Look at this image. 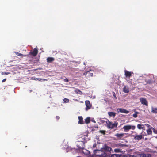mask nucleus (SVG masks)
I'll return each mask as SVG.
<instances>
[{
    "label": "nucleus",
    "mask_w": 157,
    "mask_h": 157,
    "mask_svg": "<svg viewBox=\"0 0 157 157\" xmlns=\"http://www.w3.org/2000/svg\"><path fill=\"white\" fill-rule=\"evenodd\" d=\"M85 123L86 124H88L90 123V118L89 117H87L85 119Z\"/></svg>",
    "instance_id": "nucleus-20"
},
{
    "label": "nucleus",
    "mask_w": 157,
    "mask_h": 157,
    "mask_svg": "<svg viewBox=\"0 0 157 157\" xmlns=\"http://www.w3.org/2000/svg\"><path fill=\"white\" fill-rule=\"evenodd\" d=\"M38 51L37 48H34L29 52V54L33 56H35L38 54Z\"/></svg>",
    "instance_id": "nucleus-5"
},
{
    "label": "nucleus",
    "mask_w": 157,
    "mask_h": 157,
    "mask_svg": "<svg viewBox=\"0 0 157 157\" xmlns=\"http://www.w3.org/2000/svg\"><path fill=\"white\" fill-rule=\"evenodd\" d=\"M139 113L136 111H135V113L133 114V117L135 118H136L137 117V114Z\"/></svg>",
    "instance_id": "nucleus-24"
},
{
    "label": "nucleus",
    "mask_w": 157,
    "mask_h": 157,
    "mask_svg": "<svg viewBox=\"0 0 157 157\" xmlns=\"http://www.w3.org/2000/svg\"><path fill=\"white\" fill-rule=\"evenodd\" d=\"M140 101L142 104L146 106L148 105V102L145 98H141L140 99Z\"/></svg>",
    "instance_id": "nucleus-9"
},
{
    "label": "nucleus",
    "mask_w": 157,
    "mask_h": 157,
    "mask_svg": "<svg viewBox=\"0 0 157 157\" xmlns=\"http://www.w3.org/2000/svg\"><path fill=\"white\" fill-rule=\"evenodd\" d=\"M146 125L147 127H149L150 126V125L148 124H145Z\"/></svg>",
    "instance_id": "nucleus-40"
},
{
    "label": "nucleus",
    "mask_w": 157,
    "mask_h": 157,
    "mask_svg": "<svg viewBox=\"0 0 157 157\" xmlns=\"http://www.w3.org/2000/svg\"><path fill=\"white\" fill-rule=\"evenodd\" d=\"M135 128L136 127L134 125H127L124 126L123 128L124 129L125 132H127L131 129L134 130L135 129Z\"/></svg>",
    "instance_id": "nucleus-4"
},
{
    "label": "nucleus",
    "mask_w": 157,
    "mask_h": 157,
    "mask_svg": "<svg viewBox=\"0 0 157 157\" xmlns=\"http://www.w3.org/2000/svg\"><path fill=\"white\" fill-rule=\"evenodd\" d=\"M107 124V126L109 128L113 129L115 128H116L118 125L117 123H115L113 124L112 122L109 121H108L107 122H106Z\"/></svg>",
    "instance_id": "nucleus-3"
},
{
    "label": "nucleus",
    "mask_w": 157,
    "mask_h": 157,
    "mask_svg": "<svg viewBox=\"0 0 157 157\" xmlns=\"http://www.w3.org/2000/svg\"><path fill=\"white\" fill-rule=\"evenodd\" d=\"M6 78H4V79L3 80H2V82H4L5 81H6Z\"/></svg>",
    "instance_id": "nucleus-36"
},
{
    "label": "nucleus",
    "mask_w": 157,
    "mask_h": 157,
    "mask_svg": "<svg viewBox=\"0 0 157 157\" xmlns=\"http://www.w3.org/2000/svg\"><path fill=\"white\" fill-rule=\"evenodd\" d=\"M117 111L118 113L121 112L122 113H124L126 114H127L129 113V111H128L122 108L117 109Z\"/></svg>",
    "instance_id": "nucleus-8"
},
{
    "label": "nucleus",
    "mask_w": 157,
    "mask_h": 157,
    "mask_svg": "<svg viewBox=\"0 0 157 157\" xmlns=\"http://www.w3.org/2000/svg\"><path fill=\"white\" fill-rule=\"evenodd\" d=\"M78 118L79 119V121H78V123L80 124H82L84 123L83 122V118L82 116H78Z\"/></svg>",
    "instance_id": "nucleus-14"
},
{
    "label": "nucleus",
    "mask_w": 157,
    "mask_h": 157,
    "mask_svg": "<svg viewBox=\"0 0 157 157\" xmlns=\"http://www.w3.org/2000/svg\"><path fill=\"white\" fill-rule=\"evenodd\" d=\"M85 105L86 106V110L87 111L91 108V105L90 101L86 100L85 101Z\"/></svg>",
    "instance_id": "nucleus-7"
},
{
    "label": "nucleus",
    "mask_w": 157,
    "mask_h": 157,
    "mask_svg": "<svg viewBox=\"0 0 157 157\" xmlns=\"http://www.w3.org/2000/svg\"><path fill=\"white\" fill-rule=\"evenodd\" d=\"M91 121L93 122L96 123V121L94 118L92 119Z\"/></svg>",
    "instance_id": "nucleus-33"
},
{
    "label": "nucleus",
    "mask_w": 157,
    "mask_h": 157,
    "mask_svg": "<svg viewBox=\"0 0 157 157\" xmlns=\"http://www.w3.org/2000/svg\"><path fill=\"white\" fill-rule=\"evenodd\" d=\"M87 74H88L89 76H93V74L92 73H91L89 71H87L86 72Z\"/></svg>",
    "instance_id": "nucleus-28"
},
{
    "label": "nucleus",
    "mask_w": 157,
    "mask_h": 157,
    "mask_svg": "<svg viewBox=\"0 0 157 157\" xmlns=\"http://www.w3.org/2000/svg\"><path fill=\"white\" fill-rule=\"evenodd\" d=\"M94 155L99 157H106L107 154L105 152H104V146L101 148V150H96L94 151Z\"/></svg>",
    "instance_id": "nucleus-1"
},
{
    "label": "nucleus",
    "mask_w": 157,
    "mask_h": 157,
    "mask_svg": "<svg viewBox=\"0 0 157 157\" xmlns=\"http://www.w3.org/2000/svg\"><path fill=\"white\" fill-rule=\"evenodd\" d=\"M37 79L39 81H43V79H42V78H37Z\"/></svg>",
    "instance_id": "nucleus-34"
},
{
    "label": "nucleus",
    "mask_w": 157,
    "mask_h": 157,
    "mask_svg": "<svg viewBox=\"0 0 157 157\" xmlns=\"http://www.w3.org/2000/svg\"><path fill=\"white\" fill-rule=\"evenodd\" d=\"M63 101L64 103H67L69 102V99H67V98H65L63 99Z\"/></svg>",
    "instance_id": "nucleus-26"
},
{
    "label": "nucleus",
    "mask_w": 157,
    "mask_h": 157,
    "mask_svg": "<svg viewBox=\"0 0 157 157\" xmlns=\"http://www.w3.org/2000/svg\"><path fill=\"white\" fill-rule=\"evenodd\" d=\"M10 73V72H4V74L7 75L9 74Z\"/></svg>",
    "instance_id": "nucleus-38"
},
{
    "label": "nucleus",
    "mask_w": 157,
    "mask_h": 157,
    "mask_svg": "<svg viewBox=\"0 0 157 157\" xmlns=\"http://www.w3.org/2000/svg\"><path fill=\"white\" fill-rule=\"evenodd\" d=\"M151 112L154 113H157V108H154L152 107L151 108Z\"/></svg>",
    "instance_id": "nucleus-18"
},
{
    "label": "nucleus",
    "mask_w": 157,
    "mask_h": 157,
    "mask_svg": "<svg viewBox=\"0 0 157 157\" xmlns=\"http://www.w3.org/2000/svg\"><path fill=\"white\" fill-rule=\"evenodd\" d=\"M147 134L148 135L152 134V131L151 130V128H149L148 129H147Z\"/></svg>",
    "instance_id": "nucleus-21"
},
{
    "label": "nucleus",
    "mask_w": 157,
    "mask_h": 157,
    "mask_svg": "<svg viewBox=\"0 0 157 157\" xmlns=\"http://www.w3.org/2000/svg\"><path fill=\"white\" fill-rule=\"evenodd\" d=\"M144 126V125L142 124H138L137 125V128L139 129H143Z\"/></svg>",
    "instance_id": "nucleus-17"
},
{
    "label": "nucleus",
    "mask_w": 157,
    "mask_h": 157,
    "mask_svg": "<svg viewBox=\"0 0 157 157\" xmlns=\"http://www.w3.org/2000/svg\"><path fill=\"white\" fill-rule=\"evenodd\" d=\"M147 139V138H145V140H146Z\"/></svg>",
    "instance_id": "nucleus-42"
},
{
    "label": "nucleus",
    "mask_w": 157,
    "mask_h": 157,
    "mask_svg": "<svg viewBox=\"0 0 157 157\" xmlns=\"http://www.w3.org/2000/svg\"><path fill=\"white\" fill-rule=\"evenodd\" d=\"M113 96L115 98V99H117V97L116 96V94L114 92H113Z\"/></svg>",
    "instance_id": "nucleus-31"
},
{
    "label": "nucleus",
    "mask_w": 157,
    "mask_h": 157,
    "mask_svg": "<svg viewBox=\"0 0 157 157\" xmlns=\"http://www.w3.org/2000/svg\"><path fill=\"white\" fill-rule=\"evenodd\" d=\"M16 54L17 56H21V57H22L23 56H26V55H23L21 53H19L18 52H16Z\"/></svg>",
    "instance_id": "nucleus-23"
},
{
    "label": "nucleus",
    "mask_w": 157,
    "mask_h": 157,
    "mask_svg": "<svg viewBox=\"0 0 157 157\" xmlns=\"http://www.w3.org/2000/svg\"><path fill=\"white\" fill-rule=\"evenodd\" d=\"M85 142L84 141H77L76 142V146L78 147L79 150H82L85 147Z\"/></svg>",
    "instance_id": "nucleus-2"
},
{
    "label": "nucleus",
    "mask_w": 157,
    "mask_h": 157,
    "mask_svg": "<svg viewBox=\"0 0 157 157\" xmlns=\"http://www.w3.org/2000/svg\"><path fill=\"white\" fill-rule=\"evenodd\" d=\"M152 128V129L153 130V132L155 134H157V129H155L152 127L151 128Z\"/></svg>",
    "instance_id": "nucleus-30"
},
{
    "label": "nucleus",
    "mask_w": 157,
    "mask_h": 157,
    "mask_svg": "<svg viewBox=\"0 0 157 157\" xmlns=\"http://www.w3.org/2000/svg\"><path fill=\"white\" fill-rule=\"evenodd\" d=\"M124 135V133H117L114 136L117 137V139H119L123 137Z\"/></svg>",
    "instance_id": "nucleus-10"
},
{
    "label": "nucleus",
    "mask_w": 157,
    "mask_h": 157,
    "mask_svg": "<svg viewBox=\"0 0 157 157\" xmlns=\"http://www.w3.org/2000/svg\"><path fill=\"white\" fill-rule=\"evenodd\" d=\"M83 139H84V140H86V139H87L86 137H85V136H84V137L83 138Z\"/></svg>",
    "instance_id": "nucleus-39"
},
{
    "label": "nucleus",
    "mask_w": 157,
    "mask_h": 157,
    "mask_svg": "<svg viewBox=\"0 0 157 157\" xmlns=\"http://www.w3.org/2000/svg\"><path fill=\"white\" fill-rule=\"evenodd\" d=\"M56 118L57 120H58L60 119V117L59 116H56Z\"/></svg>",
    "instance_id": "nucleus-35"
},
{
    "label": "nucleus",
    "mask_w": 157,
    "mask_h": 157,
    "mask_svg": "<svg viewBox=\"0 0 157 157\" xmlns=\"http://www.w3.org/2000/svg\"><path fill=\"white\" fill-rule=\"evenodd\" d=\"M2 75H3L4 74V72H2Z\"/></svg>",
    "instance_id": "nucleus-41"
},
{
    "label": "nucleus",
    "mask_w": 157,
    "mask_h": 157,
    "mask_svg": "<svg viewBox=\"0 0 157 157\" xmlns=\"http://www.w3.org/2000/svg\"><path fill=\"white\" fill-rule=\"evenodd\" d=\"M108 115L110 117L113 116L114 117L116 115V113L113 112H109L108 113Z\"/></svg>",
    "instance_id": "nucleus-19"
},
{
    "label": "nucleus",
    "mask_w": 157,
    "mask_h": 157,
    "mask_svg": "<svg viewBox=\"0 0 157 157\" xmlns=\"http://www.w3.org/2000/svg\"><path fill=\"white\" fill-rule=\"evenodd\" d=\"M64 81L65 82H69L68 79L67 78H66L64 79Z\"/></svg>",
    "instance_id": "nucleus-32"
},
{
    "label": "nucleus",
    "mask_w": 157,
    "mask_h": 157,
    "mask_svg": "<svg viewBox=\"0 0 157 157\" xmlns=\"http://www.w3.org/2000/svg\"><path fill=\"white\" fill-rule=\"evenodd\" d=\"M132 73H132L131 72H129L126 70L125 71V75L126 77L129 78L131 76Z\"/></svg>",
    "instance_id": "nucleus-11"
},
{
    "label": "nucleus",
    "mask_w": 157,
    "mask_h": 157,
    "mask_svg": "<svg viewBox=\"0 0 157 157\" xmlns=\"http://www.w3.org/2000/svg\"><path fill=\"white\" fill-rule=\"evenodd\" d=\"M48 78L44 79H43V81H48Z\"/></svg>",
    "instance_id": "nucleus-37"
},
{
    "label": "nucleus",
    "mask_w": 157,
    "mask_h": 157,
    "mask_svg": "<svg viewBox=\"0 0 157 157\" xmlns=\"http://www.w3.org/2000/svg\"><path fill=\"white\" fill-rule=\"evenodd\" d=\"M114 151L115 152H121V150L119 148H116L114 150Z\"/></svg>",
    "instance_id": "nucleus-22"
},
{
    "label": "nucleus",
    "mask_w": 157,
    "mask_h": 157,
    "mask_svg": "<svg viewBox=\"0 0 157 157\" xmlns=\"http://www.w3.org/2000/svg\"><path fill=\"white\" fill-rule=\"evenodd\" d=\"M112 149L110 147H109L107 145H105L104 147V150H105V151H110Z\"/></svg>",
    "instance_id": "nucleus-15"
},
{
    "label": "nucleus",
    "mask_w": 157,
    "mask_h": 157,
    "mask_svg": "<svg viewBox=\"0 0 157 157\" xmlns=\"http://www.w3.org/2000/svg\"><path fill=\"white\" fill-rule=\"evenodd\" d=\"M55 60V59L52 57H48L47 59V61L48 63L53 62Z\"/></svg>",
    "instance_id": "nucleus-12"
},
{
    "label": "nucleus",
    "mask_w": 157,
    "mask_h": 157,
    "mask_svg": "<svg viewBox=\"0 0 157 157\" xmlns=\"http://www.w3.org/2000/svg\"><path fill=\"white\" fill-rule=\"evenodd\" d=\"M75 91L78 94H82V92L80 91V90L77 89Z\"/></svg>",
    "instance_id": "nucleus-25"
},
{
    "label": "nucleus",
    "mask_w": 157,
    "mask_h": 157,
    "mask_svg": "<svg viewBox=\"0 0 157 157\" xmlns=\"http://www.w3.org/2000/svg\"><path fill=\"white\" fill-rule=\"evenodd\" d=\"M116 147H123L126 146V145L124 144H122L121 143L117 144L116 145Z\"/></svg>",
    "instance_id": "nucleus-16"
},
{
    "label": "nucleus",
    "mask_w": 157,
    "mask_h": 157,
    "mask_svg": "<svg viewBox=\"0 0 157 157\" xmlns=\"http://www.w3.org/2000/svg\"><path fill=\"white\" fill-rule=\"evenodd\" d=\"M120 155L118 154H113L111 155V157H120Z\"/></svg>",
    "instance_id": "nucleus-27"
},
{
    "label": "nucleus",
    "mask_w": 157,
    "mask_h": 157,
    "mask_svg": "<svg viewBox=\"0 0 157 157\" xmlns=\"http://www.w3.org/2000/svg\"><path fill=\"white\" fill-rule=\"evenodd\" d=\"M123 91L126 93H128L129 92L128 87L126 86H124L123 88Z\"/></svg>",
    "instance_id": "nucleus-13"
},
{
    "label": "nucleus",
    "mask_w": 157,
    "mask_h": 157,
    "mask_svg": "<svg viewBox=\"0 0 157 157\" xmlns=\"http://www.w3.org/2000/svg\"><path fill=\"white\" fill-rule=\"evenodd\" d=\"M134 139L136 140L139 141L141 140L143 138V136L142 135H133Z\"/></svg>",
    "instance_id": "nucleus-6"
},
{
    "label": "nucleus",
    "mask_w": 157,
    "mask_h": 157,
    "mask_svg": "<svg viewBox=\"0 0 157 157\" xmlns=\"http://www.w3.org/2000/svg\"><path fill=\"white\" fill-rule=\"evenodd\" d=\"M99 132L102 134L104 135H105V130H100L99 131Z\"/></svg>",
    "instance_id": "nucleus-29"
}]
</instances>
